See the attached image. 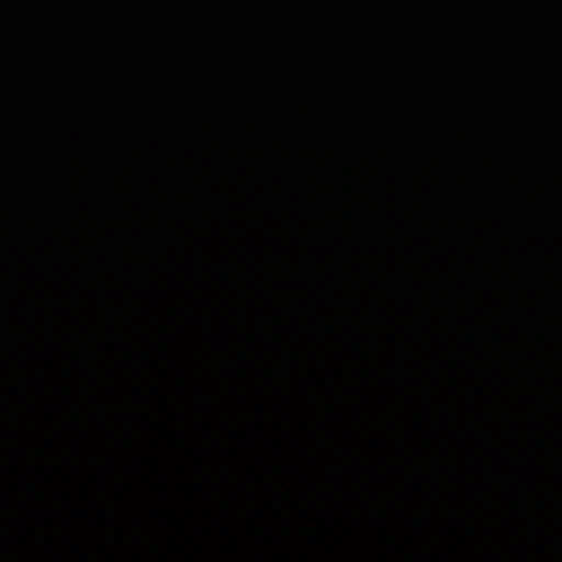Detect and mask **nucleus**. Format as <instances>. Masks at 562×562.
Returning <instances> with one entry per match:
<instances>
[{"label":"nucleus","instance_id":"13","mask_svg":"<svg viewBox=\"0 0 562 562\" xmlns=\"http://www.w3.org/2000/svg\"><path fill=\"white\" fill-rule=\"evenodd\" d=\"M276 411L283 413L282 407L279 404L276 405Z\"/></svg>","mask_w":562,"mask_h":562},{"label":"nucleus","instance_id":"12","mask_svg":"<svg viewBox=\"0 0 562 562\" xmlns=\"http://www.w3.org/2000/svg\"><path fill=\"white\" fill-rule=\"evenodd\" d=\"M273 426H276V428H277L278 430H281V429H282V426H281L279 423L273 424Z\"/></svg>","mask_w":562,"mask_h":562},{"label":"nucleus","instance_id":"9","mask_svg":"<svg viewBox=\"0 0 562 562\" xmlns=\"http://www.w3.org/2000/svg\"><path fill=\"white\" fill-rule=\"evenodd\" d=\"M271 471H272V473H273V474H279L280 472H282V471H283V467H281V465H277V464H273V465L271 467Z\"/></svg>","mask_w":562,"mask_h":562},{"label":"nucleus","instance_id":"3","mask_svg":"<svg viewBox=\"0 0 562 562\" xmlns=\"http://www.w3.org/2000/svg\"><path fill=\"white\" fill-rule=\"evenodd\" d=\"M274 376H277V373L274 371H271V373H269V383H271L273 393H276V395L282 397V400L285 401L286 396L283 394L282 387H280L279 384L274 381Z\"/></svg>","mask_w":562,"mask_h":562},{"label":"nucleus","instance_id":"6","mask_svg":"<svg viewBox=\"0 0 562 562\" xmlns=\"http://www.w3.org/2000/svg\"><path fill=\"white\" fill-rule=\"evenodd\" d=\"M269 445H271L273 454H276L279 459L283 453V448H282V443L280 442V440L271 439V440H269Z\"/></svg>","mask_w":562,"mask_h":562},{"label":"nucleus","instance_id":"5","mask_svg":"<svg viewBox=\"0 0 562 562\" xmlns=\"http://www.w3.org/2000/svg\"><path fill=\"white\" fill-rule=\"evenodd\" d=\"M269 346H271V349L277 352H283V345L282 340H280L279 334L271 337V340H269Z\"/></svg>","mask_w":562,"mask_h":562},{"label":"nucleus","instance_id":"10","mask_svg":"<svg viewBox=\"0 0 562 562\" xmlns=\"http://www.w3.org/2000/svg\"><path fill=\"white\" fill-rule=\"evenodd\" d=\"M272 215H273V217L279 218V210L274 206L272 209Z\"/></svg>","mask_w":562,"mask_h":562},{"label":"nucleus","instance_id":"2","mask_svg":"<svg viewBox=\"0 0 562 562\" xmlns=\"http://www.w3.org/2000/svg\"><path fill=\"white\" fill-rule=\"evenodd\" d=\"M268 541L271 547L279 549L282 547L283 539L281 536L277 535V532L272 529H269L268 532Z\"/></svg>","mask_w":562,"mask_h":562},{"label":"nucleus","instance_id":"7","mask_svg":"<svg viewBox=\"0 0 562 562\" xmlns=\"http://www.w3.org/2000/svg\"><path fill=\"white\" fill-rule=\"evenodd\" d=\"M269 302H271V305L273 307V310H276V313L277 315L273 316V326L277 327L278 330L282 329V323L280 322V317H279V308L278 306L274 305V301H273V296L272 295H269Z\"/></svg>","mask_w":562,"mask_h":562},{"label":"nucleus","instance_id":"8","mask_svg":"<svg viewBox=\"0 0 562 562\" xmlns=\"http://www.w3.org/2000/svg\"><path fill=\"white\" fill-rule=\"evenodd\" d=\"M272 557H273V562H288V560H289L288 553L282 552L279 549L273 551Z\"/></svg>","mask_w":562,"mask_h":562},{"label":"nucleus","instance_id":"11","mask_svg":"<svg viewBox=\"0 0 562 562\" xmlns=\"http://www.w3.org/2000/svg\"><path fill=\"white\" fill-rule=\"evenodd\" d=\"M272 155H273V159L277 160L279 162L280 160V157H279V154L277 151H272Z\"/></svg>","mask_w":562,"mask_h":562},{"label":"nucleus","instance_id":"1","mask_svg":"<svg viewBox=\"0 0 562 562\" xmlns=\"http://www.w3.org/2000/svg\"><path fill=\"white\" fill-rule=\"evenodd\" d=\"M269 490H271L273 495V502L271 503L273 516L277 517V519L283 520L282 506H280V504H282L283 499H285L286 496L280 491H278V488L274 487L273 485L269 486Z\"/></svg>","mask_w":562,"mask_h":562},{"label":"nucleus","instance_id":"4","mask_svg":"<svg viewBox=\"0 0 562 562\" xmlns=\"http://www.w3.org/2000/svg\"><path fill=\"white\" fill-rule=\"evenodd\" d=\"M271 243H272L273 247H276V249H277V255H276V257H273V260L279 262L280 255L283 254L284 247H283L280 238L274 234H271Z\"/></svg>","mask_w":562,"mask_h":562}]
</instances>
